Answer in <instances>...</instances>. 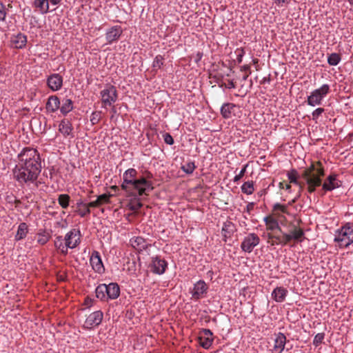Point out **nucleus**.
I'll return each mask as SVG.
<instances>
[{"label": "nucleus", "mask_w": 353, "mask_h": 353, "mask_svg": "<svg viewBox=\"0 0 353 353\" xmlns=\"http://www.w3.org/2000/svg\"><path fill=\"white\" fill-rule=\"evenodd\" d=\"M18 161L13 169L14 179L20 185L35 184L41 172L40 154L37 149L24 148L17 155Z\"/></svg>", "instance_id": "nucleus-1"}, {"label": "nucleus", "mask_w": 353, "mask_h": 353, "mask_svg": "<svg viewBox=\"0 0 353 353\" xmlns=\"http://www.w3.org/2000/svg\"><path fill=\"white\" fill-rule=\"evenodd\" d=\"M137 171L134 168H129L123 174V183L121 188L129 195L148 196L154 190L151 179L153 175L146 172L144 176H137Z\"/></svg>", "instance_id": "nucleus-2"}, {"label": "nucleus", "mask_w": 353, "mask_h": 353, "mask_svg": "<svg viewBox=\"0 0 353 353\" xmlns=\"http://www.w3.org/2000/svg\"><path fill=\"white\" fill-rule=\"evenodd\" d=\"M316 165L317 168L312 163L301 175V177L305 180V183L307 185V190L310 194L314 192L316 188L321 185V177L325 175V170L321 162L317 161Z\"/></svg>", "instance_id": "nucleus-3"}, {"label": "nucleus", "mask_w": 353, "mask_h": 353, "mask_svg": "<svg viewBox=\"0 0 353 353\" xmlns=\"http://www.w3.org/2000/svg\"><path fill=\"white\" fill-rule=\"evenodd\" d=\"M97 299L103 302L117 299L120 295V288L117 283L99 284L95 290Z\"/></svg>", "instance_id": "nucleus-4"}, {"label": "nucleus", "mask_w": 353, "mask_h": 353, "mask_svg": "<svg viewBox=\"0 0 353 353\" xmlns=\"http://www.w3.org/2000/svg\"><path fill=\"white\" fill-rule=\"evenodd\" d=\"M334 241L340 247L347 248L353 243V223H346L335 234Z\"/></svg>", "instance_id": "nucleus-5"}, {"label": "nucleus", "mask_w": 353, "mask_h": 353, "mask_svg": "<svg viewBox=\"0 0 353 353\" xmlns=\"http://www.w3.org/2000/svg\"><path fill=\"white\" fill-rule=\"evenodd\" d=\"M103 107L112 106L118 99V92L117 88L110 83L105 85L100 92Z\"/></svg>", "instance_id": "nucleus-6"}, {"label": "nucleus", "mask_w": 353, "mask_h": 353, "mask_svg": "<svg viewBox=\"0 0 353 353\" xmlns=\"http://www.w3.org/2000/svg\"><path fill=\"white\" fill-rule=\"evenodd\" d=\"M330 88L328 84H323L319 88L313 90L307 97V105L314 107L322 104L323 99L330 92Z\"/></svg>", "instance_id": "nucleus-7"}, {"label": "nucleus", "mask_w": 353, "mask_h": 353, "mask_svg": "<svg viewBox=\"0 0 353 353\" xmlns=\"http://www.w3.org/2000/svg\"><path fill=\"white\" fill-rule=\"evenodd\" d=\"M259 243L260 238L256 234L253 232L249 233L243 239L241 243V248L243 252L250 253Z\"/></svg>", "instance_id": "nucleus-8"}, {"label": "nucleus", "mask_w": 353, "mask_h": 353, "mask_svg": "<svg viewBox=\"0 0 353 353\" xmlns=\"http://www.w3.org/2000/svg\"><path fill=\"white\" fill-rule=\"evenodd\" d=\"M339 175L336 173H332L325 179L323 183H321L322 190L324 193L331 192L342 186L343 182L338 179Z\"/></svg>", "instance_id": "nucleus-9"}, {"label": "nucleus", "mask_w": 353, "mask_h": 353, "mask_svg": "<svg viewBox=\"0 0 353 353\" xmlns=\"http://www.w3.org/2000/svg\"><path fill=\"white\" fill-rule=\"evenodd\" d=\"M81 233L79 229H72L66 233L64 240L70 249L77 248L81 243Z\"/></svg>", "instance_id": "nucleus-10"}, {"label": "nucleus", "mask_w": 353, "mask_h": 353, "mask_svg": "<svg viewBox=\"0 0 353 353\" xmlns=\"http://www.w3.org/2000/svg\"><path fill=\"white\" fill-rule=\"evenodd\" d=\"M151 271L156 274H163L168 267L167 261L159 256L152 257L150 265Z\"/></svg>", "instance_id": "nucleus-11"}, {"label": "nucleus", "mask_w": 353, "mask_h": 353, "mask_svg": "<svg viewBox=\"0 0 353 353\" xmlns=\"http://www.w3.org/2000/svg\"><path fill=\"white\" fill-rule=\"evenodd\" d=\"M208 287L203 280H199L194 284L193 288L190 291L192 294V299L199 300L207 294Z\"/></svg>", "instance_id": "nucleus-12"}, {"label": "nucleus", "mask_w": 353, "mask_h": 353, "mask_svg": "<svg viewBox=\"0 0 353 353\" xmlns=\"http://www.w3.org/2000/svg\"><path fill=\"white\" fill-rule=\"evenodd\" d=\"M103 313L101 310L91 313L86 319L83 327L90 330L94 327L99 325L103 320Z\"/></svg>", "instance_id": "nucleus-13"}, {"label": "nucleus", "mask_w": 353, "mask_h": 353, "mask_svg": "<svg viewBox=\"0 0 353 353\" xmlns=\"http://www.w3.org/2000/svg\"><path fill=\"white\" fill-rule=\"evenodd\" d=\"M90 263L93 270L98 274H103L105 272V267L103 265L101 257L98 251L94 250L90 258Z\"/></svg>", "instance_id": "nucleus-14"}, {"label": "nucleus", "mask_w": 353, "mask_h": 353, "mask_svg": "<svg viewBox=\"0 0 353 353\" xmlns=\"http://www.w3.org/2000/svg\"><path fill=\"white\" fill-rule=\"evenodd\" d=\"M287 343V338L282 332H279L275 334L274 339V345L270 350L271 353H282L284 350Z\"/></svg>", "instance_id": "nucleus-15"}, {"label": "nucleus", "mask_w": 353, "mask_h": 353, "mask_svg": "<svg viewBox=\"0 0 353 353\" xmlns=\"http://www.w3.org/2000/svg\"><path fill=\"white\" fill-rule=\"evenodd\" d=\"M63 77L58 73H53L47 78V85L52 91H58L63 86Z\"/></svg>", "instance_id": "nucleus-16"}, {"label": "nucleus", "mask_w": 353, "mask_h": 353, "mask_svg": "<svg viewBox=\"0 0 353 353\" xmlns=\"http://www.w3.org/2000/svg\"><path fill=\"white\" fill-rule=\"evenodd\" d=\"M123 33L122 28L120 26H114L107 30L105 32V39L107 43L112 44L118 41Z\"/></svg>", "instance_id": "nucleus-17"}, {"label": "nucleus", "mask_w": 353, "mask_h": 353, "mask_svg": "<svg viewBox=\"0 0 353 353\" xmlns=\"http://www.w3.org/2000/svg\"><path fill=\"white\" fill-rule=\"evenodd\" d=\"M287 236H288V244L292 241L296 243H301L305 238V233L302 228L294 225L292 230H291L289 233H287Z\"/></svg>", "instance_id": "nucleus-18"}, {"label": "nucleus", "mask_w": 353, "mask_h": 353, "mask_svg": "<svg viewBox=\"0 0 353 353\" xmlns=\"http://www.w3.org/2000/svg\"><path fill=\"white\" fill-rule=\"evenodd\" d=\"M59 131L64 137L73 138V126L71 121L67 119H62L59 124Z\"/></svg>", "instance_id": "nucleus-19"}, {"label": "nucleus", "mask_w": 353, "mask_h": 353, "mask_svg": "<svg viewBox=\"0 0 353 353\" xmlns=\"http://www.w3.org/2000/svg\"><path fill=\"white\" fill-rule=\"evenodd\" d=\"M11 46L17 49H22L27 43V37L21 32L12 35L10 38Z\"/></svg>", "instance_id": "nucleus-20"}, {"label": "nucleus", "mask_w": 353, "mask_h": 353, "mask_svg": "<svg viewBox=\"0 0 353 353\" xmlns=\"http://www.w3.org/2000/svg\"><path fill=\"white\" fill-rule=\"evenodd\" d=\"M33 6L41 14H46L55 10V8H50L48 0H34Z\"/></svg>", "instance_id": "nucleus-21"}, {"label": "nucleus", "mask_w": 353, "mask_h": 353, "mask_svg": "<svg viewBox=\"0 0 353 353\" xmlns=\"http://www.w3.org/2000/svg\"><path fill=\"white\" fill-rule=\"evenodd\" d=\"M60 108V99L57 95L50 96L46 104L47 113H54Z\"/></svg>", "instance_id": "nucleus-22"}, {"label": "nucleus", "mask_w": 353, "mask_h": 353, "mask_svg": "<svg viewBox=\"0 0 353 353\" xmlns=\"http://www.w3.org/2000/svg\"><path fill=\"white\" fill-rule=\"evenodd\" d=\"M263 221L267 226V230H278L279 232H282V229L279 223L280 219H277L274 215L270 214L265 216Z\"/></svg>", "instance_id": "nucleus-23"}, {"label": "nucleus", "mask_w": 353, "mask_h": 353, "mask_svg": "<svg viewBox=\"0 0 353 353\" xmlns=\"http://www.w3.org/2000/svg\"><path fill=\"white\" fill-rule=\"evenodd\" d=\"M274 240L273 242H270L269 241V243L272 245H288V238L287 233L282 230V232H279L278 230H274Z\"/></svg>", "instance_id": "nucleus-24"}, {"label": "nucleus", "mask_w": 353, "mask_h": 353, "mask_svg": "<svg viewBox=\"0 0 353 353\" xmlns=\"http://www.w3.org/2000/svg\"><path fill=\"white\" fill-rule=\"evenodd\" d=\"M272 214L281 221L283 219L285 220V217L284 214H288V206L282 205L279 203H276L272 206Z\"/></svg>", "instance_id": "nucleus-25"}, {"label": "nucleus", "mask_w": 353, "mask_h": 353, "mask_svg": "<svg viewBox=\"0 0 353 353\" xmlns=\"http://www.w3.org/2000/svg\"><path fill=\"white\" fill-rule=\"evenodd\" d=\"M288 291L283 287H276L272 292V298L277 303H282L285 300Z\"/></svg>", "instance_id": "nucleus-26"}, {"label": "nucleus", "mask_w": 353, "mask_h": 353, "mask_svg": "<svg viewBox=\"0 0 353 353\" xmlns=\"http://www.w3.org/2000/svg\"><path fill=\"white\" fill-rule=\"evenodd\" d=\"M130 243L132 246L139 252L146 250L149 245L145 239L141 236L131 239Z\"/></svg>", "instance_id": "nucleus-27"}, {"label": "nucleus", "mask_w": 353, "mask_h": 353, "mask_svg": "<svg viewBox=\"0 0 353 353\" xmlns=\"http://www.w3.org/2000/svg\"><path fill=\"white\" fill-rule=\"evenodd\" d=\"M54 247L60 252L61 254L66 255L68 251V247L66 246V242L62 236H57L54 239Z\"/></svg>", "instance_id": "nucleus-28"}, {"label": "nucleus", "mask_w": 353, "mask_h": 353, "mask_svg": "<svg viewBox=\"0 0 353 353\" xmlns=\"http://www.w3.org/2000/svg\"><path fill=\"white\" fill-rule=\"evenodd\" d=\"M74 109V103L72 99L64 98L62 100V104L60 105V112L63 116H66Z\"/></svg>", "instance_id": "nucleus-29"}, {"label": "nucleus", "mask_w": 353, "mask_h": 353, "mask_svg": "<svg viewBox=\"0 0 353 353\" xmlns=\"http://www.w3.org/2000/svg\"><path fill=\"white\" fill-rule=\"evenodd\" d=\"M287 176L290 181V183L298 185L300 189L299 192H301L303 190L305 183H301L300 181H298V178L299 177V176L297 170L295 169H292L290 171L288 172Z\"/></svg>", "instance_id": "nucleus-30"}, {"label": "nucleus", "mask_w": 353, "mask_h": 353, "mask_svg": "<svg viewBox=\"0 0 353 353\" xmlns=\"http://www.w3.org/2000/svg\"><path fill=\"white\" fill-rule=\"evenodd\" d=\"M236 105L232 103H223L220 110L221 116L225 119L231 118L232 113Z\"/></svg>", "instance_id": "nucleus-31"}, {"label": "nucleus", "mask_w": 353, "mask_h": 353, "mask_svg": "<svg viewBox=\"0 0 353 353\" xmlns=\"http://www.w3.org/2000/svg\"><path fill=\"white\" fill-rule=\"evenodd\" d=\"M28 232V226L26 223H21L17 228V234H15L14 239L17 241H21L26 238Z\"/></svg>", "instance_id": "nucleus-32"}, {"label": "nucleus", "mask_w": 353, "mask_h": 353, "mask_svg": "<svg viewBox=\"0 0 353 353\" xmlns=\"http://www.w3.org/2000/svg\"><path fill=\"white\" fill-rule=\"evenodd\" d=\"M234 232V224L230 221L223 223L222 234L225 239L230 237Z\"/></svg>", "instance_id": "nucleus-33"}, {"label": "nucleus", "mask_w": 353, "mask_h": 353, "mask_svg": "<svg viewBox=\"0 0 353 353\" xmlns=\"http://www.w3.org/2000/svg\"><path fill=\"white\" fill-rule=\"evenodd\" d=\"M57 201L62 208L67 209L70 205V196L68 194H59L57 198Z\"/></svg>", "instance_id": "nucleus-34"}, {"label": "nucleus", "mask_w": 353, "mask_h": 353, "mask_svg": "<svg viewBox=\"0 0 353 353\" xmlns=\"http://www.w3.org/2000/svg\"><path fill=\"white\" fill-rule=\"evenodd\" d=\"M37 243L42 245L46 244L51 237L50 233L46 232V230H43L39 232L37 234Z\"/></svg>", "instance_id": "nucleus-35"}, {"label": "nucleus", "mask_w": 353, "mask_h": 353, "mask_svg": "<svg viewBox=\"0 0 353 353\" xmlns=\"http://www.w3.org/2000/svg\"><path fill=\"white\" fill-rule=\"evenodd\" d=\"M241 191L243 193L248 195L252 194L254 191V182L252 181H248L241 185Z\"/></svg>", "instance_id": "nucleus-36"}, {"label": "nucleus", "mask_w": 353, "mask_h": 353, "mask_svg": "<svg viewBox=\"0 0 353 353\" xmlns=\"http://www.w3.org/2000/svg\"><path fill=\"white\" fill-rule=\"evenodd\" d=\"M198 339L200 345L205 350L209 349L211 347L213 342L212 338H208L207 336H203L201 335L199 336Z\"/></svg>", "instance_id": "nucleus-37"}, {"label": "nucleus", "mask_w": 353, "mask_h": 353, "mask_svg": "<svg viewBox=\"0 0 353 353\" xmlns=\"http://www.w3.org/2000/svg\"><path fill=\"white\" fill-rule=\"evenodd\" d=\"M341 55L338 53H331L327 57V63L330 65L335 66L341 61Z\"/></svg>", "instance_id": "nucleus-38"}, {"label": "nucleus", "mask_w": 353, "mask_h": 353, "mask_svg": "<svg viewBox=\"0 0 353 353\" xmlns=\"http://www.w3.org/2000/svg\"><path fill=\"white\" fill-rule=\"evenodd\" d=\"M181 169L186 174H191L196 169V165L194 161H189L187 163L182 165Z\"/></svg>", "instance_id": "nucleus-39"}, {"label": "nucleus", "mask_w": 353, "mask_h": 353, "mask_svg": "<svg viewBox=\"0 0 353 353\" xmlns=\"http://www.w3.org/2000/svg\"><path fill=\"white\" fill-rule=\"evenodd\" d=\"M163 56L158 54L155 57L153 63H152V68L154 70H157L161 68V66L163 65Z\"/></svg>", "instance_id": "nucleus-40"}, {"label": "nucleus", "mask_w": 353, "mask_h": 353, "mask_svg": "<svg viewBox=\"0 0 353 353\" xmlns=\"http://www.w3.org/2000/svg\"><path fill=\"white\" fill-rule=\"evenodd\" d=\"M101 111H94L90 116V121L92 125L97 124L101 119Z\"/></svg>", "instance_id": "nucleus-41"}, {"label": "nucleus", "mask_w": 353, "mask_h": 353, "mask_svg": "<svg viewBox=\"0 0 353 353\" xmlns=\"http://www.w3.org/2000/svg\"><path fill=\"white\" fill-rule=\"evenodd\" d=\"M8 10L6 5L0 1V23L6 21V16L8 14Z\"/></svg>", "instance_id": "nucleus-42"}, {"label": "nucleus", "mask_w": 353, "mask_h": 353, "mask_svg": "<svg viewBox=\"0 0 353 353\" xmlns=\"http://www.w3.org/2000/svg\"><path fill=\"white\" fill-rule=\"evenodd\" d=\"M325 334L324 332L318 333L316 334L313 340V345L315 347L319 346L323 343L325 339Z\"/></svg>", "instance_id": "nucleus-43"}, {"label": "nucleus", "mask_w": 353, "mask_h": 353, "mask_svg": "<svg viewBox=\"0 0 353 353\" xmlns=\"http://www.w3.org/2000/svg\"><path fill=\"white\" fill-rule=\"evenodd\" d=\"M111 196H112V194H103L101 195H99L97 199L99 202V205H101L104 203H109L110 199Z\"/></svg>", "instance_id": "nucleus-44"}, {"label": "nucleus", "mask_w": 353, "mask_h": 353, "mask_svg": "<svg viewBox=\"0 0 353 353\" xmlns=\"http://www.w3.org/2000/svg\"><path fill=\"white\" fill-rule=\"evenodd\" d=\"M234 53L236 55V61H237L238 63H241L243 61V57L245 54L244 49L242 48H237L235 50Z\"/></svg>", "instance_id": "nucleus-45"}, {"label": "nucleus", "mask_w": 353, "mask_h": 353, "mask_svg": "<svg viewBox=\"0 0 353 353\" xmlns=\"http://www.w3.org/2000/svg\"><path fill=\"white\" fill-rule=\"evenodd\" d=\"M247 167H248V164L244 165L243 166V168L241 170V171L239 172V173L234 176V180H233L234 182H235V183L238 182L244 176V174L246 172Z\"/></svg>", "instance_id": "nucleus-46"}, {"label": "nucleus", "mask_w": 353, "mask_h": 353, "mask_svg": "<svg viewBox=\"0 0 353 353\" xmlns=\"http://www.w3.org/2000/svg\"><path fill=\"white\" fill-rule=\"evenodd\" d=\"M163 140L165 143L168 145H173L174 144V139L170 133L165 132L163 134Z\"/></svg>", "instance_id": "nucleus-47"}, {"label": "nucleus", "mask_w": 353, "mask_h": 353, "mask_svg": "<svg viewBox=\"0 0 353 353\" xmlns=\"http://www.w3.org/2000/svg\"><path fill=\"white\" fill-rule=\"evenodd\" d=\"M325 111L324 108H318L316 110H314L312 112V119L313 120H316L319 118L320 115L322 114Z\"/></svg>", "instance_id": "nucleus-48"}, {"label": "nucleus", "mask_w": 353, "mask_h": 353, "mask_svg": "<svg viewBox=\"0 0 353 353\" xmlns=\"http://www.w3.org/2000/svg\"><path fill=\"white\" fill-rule=\"evenodd\" d=\"M143 206L142 203L138 199L135 202L132 204L130 209L132 210H139Z\"/></svg>", "instance_id": "nucleus-49"}, {"label": "nucleus", "mask_w": 353, "mask_h": 353, "mask_svg": "<svg viewBox=\"0 0 353 353\" xmlns=\"http://www.w3.org/2000/svg\"><path fill=\"white\" fill-rule=\"evenodd\" d=\"M78 214L81 217H85L90 214V210L88 207H85L83 210H78Z\"/></svg>", "instance_id": "nucleus-50"}, {"label": "nucleus", "mask_w": 353, "mask_h": 353, "mask_svg": "<svg viewBox=\"0 0 353 353\" xmlns=\"http://www.w3.org/2000/svg\"><path fill=\"white\" fill-rule=\"evenodd\" d=\"M200 335L203 336H207L208 338H212V332L209 329H203L201 332Z\"/></svg>", "instance_id": "nucleus-51"}, {"label": "nucleus", "mask_w": 353, "mask_h": 353, "mask_svg": "<svg viewBox=\"0 0 353 353\" xmlns=\"http://www.w3.org/2000/svg\"><path fill=\"white\" fill-rule=\"evenodd\" d=\"M273 1L278 6L288 5L290 3V0H273Z\"/></svg>", "instance_id": "nucleus-52"}, {"label": "nucleus", "mask_w": 353, "mask_h": 353, "mask_svg": "<svg viewBox=\"0 0 353 353\" xmlns=\"http://www.w3.org/2000/svg\"><path fill=\"white\" fill-rule=\"evenodd\" d=\"M100 206L99 205V202L97 200L94 201H91L87 204H84V207H88L89 208H97Z\"/></svg>", "instance_id": "nucleus-53"}, {"label": "nucleus", "mask_w": 353, "mask_h": 353, "mask_svg": "<svg viewBox=\"0 0 353 353\" xmlns=\"http://www.w3.org/2000/svg\"><path fill=\"white\" fill-rule=\"evenodd\" d=\"M63 0H48L50 3V7L55 8L57 9V6L61 4Z\"/></svg>", "instance_id": "nucleus-54"}, {"label": "nucleus", "mask_w": 353, "mask_h": 353, "mask_svg": "<svg viewBox=\"0 0 353 353\" xmlns=\"http://www.w3.org/2000/svg\"><path fill=\"white\" fill-rule=\"evenodd\" d=\"M254 202H250L248 203V205H246V209H245V212L248 213V214H250L251 212L254 210Z\"/></svg>", "instance_id": "nucleus-55"}, {"label": "nucleus", "mask_w": 353, "mask_h": 353, "mask_svg": "<svg viewBox=\"0 0 353 353\" xmlns=\"http://www.w3.org/2000/svg\"><path fill=\"white\" fill-rule=\"evenodd\" d=\"M6 201L10 203H19L20 201L19 200H17V199H13V198L12 196H8L7 198H6Z\"/></svg>", "instance_id": "nucleus-56"}, {"label": "nucleus", "mask_w": 353, "mask_h": 353, "mask_svg": "<svg viewBox=\"0 0 353 353\" xmlns=\"http://www.w3.org/2000/svg\"><path fill=\"white\" fill-rule=\"evenodd\" d=\"M274 231H272V232H269L266 235L268 243H269V241L270 242H273V240H274V238H273V236H274Z\"/></svg>", "instance_id": "nucleus-57"}, {"label": "nucleus", "mask_w": 353, "mask_h": 353, "mask_svg": "<svg viewBox=\"0 0 353 353\" xmlns=\"http://www.w3.org/2000/svg\"><path fill=\"white\" fill-rule=\"evenodd\" d=\"M235 87H236V85H235V83L234 82V81L228 80V83L226 86V88L232 89V88H234Z\"/></svg>", "instance_id": "nucleus-58"}, {"label": "nucleus", "mask_w": 353, "mask_h": 353, "mask_svg": "<svg viewBox=\"0 0 353 353\" xmlns=\"http://www.w3.org/2000/svg\"><path fill=\"white\" fill-rule=\"evenodd\" d=\"M241 71H249L250 72V65H244L241 68Z\"/></svg>", "instance_id": "nucleus-59"}, {"label": "nucleus", "mask_w": 353, "mask_h": 353, "mask_svg": "<svg viewBox=\"0 0 353 353\" xmlns=\"http://www.w3.org/2000/svg\"><path fill=\"white\" fill-rule=\"evenodd\" d=\"M270 78L269 77H264L262 81H261V83H270Z\"/></svg>", "instance_id": "nucleus-60"}, {"label": "nucleus", "mask_w": 353, "mask_h": 353, "mask_svg": "<svg viewBox=\"0 0 353 353\" xmlns=\"http://www.w3.org/2000/svg\"><path fill=\"white\" fill-rule=\"evenodd\" d=\"M84 204H85V203H83L82 201H79L77 203V205L78 207H80V206H81V205L84 207Z\"/></svg>", "instance_id": "nucleus-61"}, {"label": "nucleus", "mask_w": 353, "mask_h": 353, "mask_svg": "<svg viewBox=\"0 0 353 353\" xmlns=\"http://www.w3.org/2000/svg\"><path fill=\"white\" fill-rule=\"evenodd\" d=\"M279 187L281 188V189H283L285 188V184L283 182H280L279 184Z\"/></svg>", "instance_id": "nucleus-62"}, {"label": "nucleus", "mask_w": 353, "mask_h": 353, "mask_svg": "<svg viewBox=\"0 0 353 353\" xmlns=\"http://www.w3.org/2000/svg\"><path fill=\"white\" fill-rule=\"evenodd\" d=\"M111 188L112 190H114V192H116L117 190H119V188H118V186H117V185H112V186H111V188Z\"/></svg>", "instance_id": "nucleus-63"}, {"label": "nucleus", "mask_w": 353, "mask_h": 353, "mask_svg": "<svg viewBox=\"0 0 353 353\" xmlns=\"http://www.w3.org/2000/svg\"><path fill=\"white\" fill-rule=\"evenodd\" d=\"M285 188L287 190H290L291 189V185L290 184H285Z\"/></svg>", "instance_id": "nucleus-64"}]
</instances>
